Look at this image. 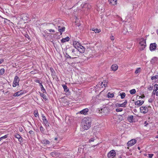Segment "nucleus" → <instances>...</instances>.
I'll return each mask as SVG.
<instances>
[{"instance_id": "obj_1", "label": "nucleus", "mask_w": 158, "mask_h": 158, "mask_svg": "<svg viewBox=\"0 0 158 158\" xmlns=\"http://www.w3.org/2000/svg\"><path fill=\"white\" fill-rule=\"evenodd\" d=\"M81 123L83 128L85 130H88L91 127L92 121L90 118L85 117L82 119Z\"/></svg>"}, {"instance_id": "obj_2", "label": "nucleus", "mask_w": 158, "mask_h": 158, "mask_svg": "<svg viewBox=\"0 0 158 158\" xmlns=\"http://www.w3.org/2000/svg\"><path fill=\"white\" fill-rule=\"evenodd\" d=\"M81 6L82 8L81 10L85 14H87L88 13L89 10L91 7L90 5L85 3H82L81 5Z\"/></svg>"}, {"instance_id": "obj_3", "label": "nucleus", "mask_w": 158, "mask_h": 158, "mask_svg": "<svg viewBox=\"0 0 158 158\" xmlns=\"http://www.w3.org/2000/svg\"><path fill=\"white\" fill-rule=\"evenodd\" d=\"M146 39L143 38H141L138 39L139 45V49L141 50H144L146 46Z\"/></svg>"}, {"instance_id": "obj_4", "label": "nucleus", "mask_w": 158, "mask_h": 158, "mask_svg": "<svg viewBox=\"0 0 158 158\" xmlns=\"http://www.w3.org/2000/svg\"><path fill=\"white\" fill-rule=\"evenodd\" d=\"M69 50L70 52V55L72 56L73 59L76 58L78 56L77 55L78 51L77 50H75V49L72 48H69Z\"/></svg>"}, {"instance_id": "obj_5", "label": "nucleus", "mask_w": 158, "mask_h": 158, "mask_svg": "<svg viewBox=\"0 0 158 158\" xmlns=\"http://www.w3.org/2000/svg\"><path fill=\"white\" fill-rule=\"evenodd\" d=\"M116 156V152L114 150H112L107 154V156L108 158H114Z\"/></svg>"}, {"instance_id": "obj_6", "label": "nucleus", "mask_w": 158, "mask_h": 158, "mask_svg": "<svg viewBox=\"0 0 158 158\" xmlns=\"http://www.w3.org/2000/svg\"><path fill=\"white\" fill-rule=\"evenodd\" d=\"M20 81L19 77L16 76L14 78V81L13 84V86L15 87L17 85H19V83Z\"/></svg>"}, {"instance_id": "obj_7", "label": "nucleus", "mask_w": 158, "mask_h": 158, "mask_svg": "<svg viewBox=\"0 0 158 158\" xmlns=\"http://www.w3.org/2000/svg\"><path fill=\"white\" fill-rule=\"evenodd\" d=\"M140 112L144 114L147 113L148 110V108L145 106H142L140 107Z\"/></svg>"}, {"instance_id": "obj_8", "label": "nucleus", "mask_w": 158, "mask_h": 158, "mask_svg": "<svg viewBox=\"0 0 158 158\" xmlns=\"http://www.w3.org/2000/svg\"><path fill=\"white\" fill-rule=\"evenodd\" d=\"M42 119L44 123V124L45 127H48L49 126V123L46 117L43 115H42Z\"/></svg>"}, {"instance_id": "obj_9", "label": "nucleus", "mask_w": 158, "mask_h": 158, "mask_svg": "<svg viewBox=\"0 0 158 158\" xmlns=\"http://www.w3.org/2000/svg\"><path fill=\"white\" fill-rule=\"evenodd\" d=\"M136 142V140L135 139H131L127 142V145L128 147H131L135 144Z\"/></svg>"}, {"instance_id": "obj_10", "label": "nucleus", "mask_w": 158, "mask_h": 158, "mask_svg": "<svg viewBox=\"0 0 158 158\" xmlns=\"http://www.w3.org/2000/svg\"><path fill=\"white\" fill-rule=\"evenodd\" d=\"M60 154L58 151H54L50 153V155L52 157H58L60 156Z\"/></svg>"}, {"instance_id": "obj_11", "label": "nucleus", "mask_w": 158, "mask_h": 158, "mask_svg": "<svg viewBox=\"0 0 158 158\" xmlns=\"http://www.w3.org/2000/svg\"><path fill=\"white\" fill-rule=\"evenodd\" d=\"M127 100H125V102L122 104H119V103H117L116 104V106L117 107H125L126 106V105L127 104Z\"/></svg>"}, {"instance_id": "obj_12", "label": "nucleus", "mask_w": 158, "mask_h": 158, "mask_svg": "<svg viewBox=\"0 0 158 158\" xmlns=\"http://www.w3.org/2000/svg\"><path fill=\"white\" fill-rule=\"evenodd\" d=\"M149 48L151 51L155 50L156 48V44L155 43L151 44Z\"/></svg>"}, {"instance_id": "obj_13", "label": "nucleus", "mask_w": 158, "mask_h": 158, "mask_svg": "<svg viewBox=\"0 0 158 158\" xmlns=\"http://www.w3.org/2000/svg\"><path fill=\"white\" fill-rule=\"evenodd\" d=\"M118 0H108L109 4L111 5L115 6L117 4Z\"/></svg>"}, {"instance_id": "obj_14", "label": "nucleus", "mask_w": 158, "mask_h": 158, "mask_svg": "<svg viewBox=\"0 0 158 158\" xmlns=\"http://www.w3.org/2000/svg\"><path fill=\"white\" fill-rule=\"evenodd\" d=\"M73 45L74 47L77 49L81 44L78 41H74L73 42Z\"/></svg>"}, {"instance_id": "obj_15", "label": "nucleus", "mask_w": 158, "mask_h": 158, "mask_svg": "<svg viewBox=\"0 0 158 158\" xmlns=\"http://www.w3.org/2000/svg\"><path fill=\"white\" fill-rule=\"evenodd\" d=\"M77 49L80 52L83 53L85 51V48L81 44Z\"/></svg>"}, {"instance_id": "obj_16", "label": "nucleus", "mask_w": 158, "mask_h": 158, "mask_svg": "<svg viewBox=\"0 0 158 158\" xmlns=\"http://www.w3.org/2000/svg\"><path fill=\"white\" fill-rule=\"evenodd\" d=\"M15 138L18 139L20 143L23 142V138L19 134L17 133L15 135Z\"/></svg>"}, {"instance_id": "obj_17", "label": "nucleus", "mask_w": 158, "mask_h": 158, "mask_svg": "<svg viewBox=\"0 0 158 158\" xmlns=\"http://www.w3.org/2000/svg\"><path fill=\"white\" fill-rule=\"evenodd\" d=\"M89 111V110L88 108H85L81 111L80 112V113L81 114L86 115L87 114V113Z\"/></svg>"}, {"instance_id": "obj_18", "label": "nucleus", "mask_w": 158, "mask_h": 158, "mask_svg": "<svg viewBox=\"0 0 158 158\" xmlns=\"http://www.w3.org/2000/svg\"><path fill=\"white\" fill-rule=\"evenodd\" d=\"M27 16V14H23L20 17L21 19L24 21L27 20L28 19Z\"/></svg>"}, {"instance_id": "obj_19", "label": "nucleus", "mask_w": 158, "mask_h": 158, "mask_svg": "<svg viewBox=\"0 0 158 158\" xmlns=\"http://www.w3.org/2000/svg\"><path fill=\"white\" fill-rule=\"evenodd\" d=\"M118 66L116 64H114L111 65V68L113 71H115L118 69Z\"/></svg>"}, {"instance_id": "obj_20", "label": "nucleus", "mask_w": 158, "mask_h": 158, "mask_svg": "<svg viewBox=\"0 0 158 158\" xmlns=\"http://www.w3.org/2000/svg\"><path fill=\"white\" fill-rule=\"evenodd\" d=\"M158 90V85L157 84H155L154 85V89L152 92V95H155V93L156 92V91Z\"/></svg>"}, {"instance_id": "obj_21", "label": "nucleus", "mask_w": 158, "mask_h": 158, "mask_svg": "<svg viewBox=\"0 0 158 158\" xmlns=\"http://www.w3.org/2000/svg\"><path fill=\"white\" fill-rule=\"evenodd\" d=\"M143 101L141 100H138L135 103V105L138 106L142 105L143 103Z\"/></svg>"}, {"instance_id": "obj_22", "label": "nucleus", "mask_w": 158, "mask_h": 158, "mask_svg": "<svg viewBox=\"0 0 158 158\" xmlns=\"http://www.w3.org/2000/svg\"><path fill=\"white\" fill-rule=\"evenodd\" d=\"M127 120L130 123H133V116L130 115L127 118Z\"/></svg>"}, {"instance_id": "obj_23", "label": "nucleus", "mask_w": 158, "mask_h": 158, "mask_svg": "<svg viewBox=\"0 0 158 158\" xmlns=\"http://www.w3.org/2000/svg\"><path fill=\"white\" fill-rule=\"evenodd\" d=\"M70 38L69 37H67L64 38H63L61 40V42L62 43H64L66 42H68L69 41Z\"/></svg>"}, {"instance_id": "obj_24", "label": "nucleus", "mask_w": 158, "mask_h": 158, "mask_svg": "<svg viewBox=\"0 0 158 158\" xmlns=\"http://www.w3.org/2000/svg\"><path fill=\"white\" fill-rule=\"evenodd\" d=\"M60 26H58V31L60 32V35H61L62 32L65 31V27H62L61 28H60Z\"/></svg>"}, {"instance_id": "obj_25", "label": "nucleus", "mask_w": 158, "mask_h": 158, "mask_svg": "<svg viewBox=\"0 0 158 158\" xmlns=\"http://www.w3.org/2000/svg\"><path fill=\"white\" fill-rule=\"evenodd\" d=\"M23 94V93L21 92V91L17 92L15 93L14 94L13 96L14 97L19 96L21 95H22Z\"/></svg>"}, {"instance_id": "obj_26", "label": "nucleus", "mask_w": 158, "mask_h": 158, "mask_svg": "<svg viewBox=\"0 0 158 158\" xmlns=\"http://www.w3.org/2000/svg\"><path fill=\"white\" fill-rule=\"evenodd\" d=\"M141 70V68H138L136 69L135 73L136 74H138L140 73Z\"/></svg>"}, {"instance_id": "obj_27", "label": "nucleus", "mask_w": 158, "mask_h": 158, "mask_svg": "<svg viewBox=\"0 0 158 158\" xmlns=\"http://www.w3.org/2000/svg\"><path fill=\"white\" fill-rule=\"evenodd\" d=\"M62 86L63 87L64 90L65 92H67L69 91V90L68 88V87L66 85L64 84L62 85Z\"/></svg>"}, {"instance_id": "obj_28", "label": "nucleus", "mask_w": 158, "mask_h": 158, "mask_svg": "<svg viewBox=\"0 0 158 158\" xmlns=\"http://www.w3.org/2000/svg\"><path fill=\"white\" fill-rule=\"evenodd\" d=\"M114 96V94L111 92H109L107 94V97L109 98H112Z\"/></svg>"}, {"instance_id": "obj_29", "label": "nucleus", "mask_w": 158, "mask_h": 158, "mask_svg": "<svg viewBox=\"0 0 158 158\" xmlns=\"http://www.w3.org/2000/svg\"><path fill=\"white\" fill-rule=\"evenodd\" d=\"M97 10L99 12H100L101 13L104 11L103 9H102V7L101 6L98 7L97 9Z\"/></svg>"}, {"instance_id": "obj_30", "label": "nucleus", "mask_w": 158, "mask_h": 158, "mask_svg": "<svg viewBox=\"0 0 158 158\" xmlns=\"http://www.w3.org/2000/svg\"><path fill=\"white\" fill-rule=\"evenodd\" d=\"M42 143L45 144H48L50 143V142L48 140L44 139L42 141Z\"/></svg>"}, {"instance_id": "obj_31", "label": "nucleus", "mask_w": 158, "mask_h": 158, "mask_svg": "<svg viewBox=\"0 0 158 158\" xmlns=\"http://www.w3.org/2000/svg\"><path fill=\"white\" fill-rule=\"evenodd\" d=\"M40 87L41 88V90L42 91L43 93L46 92V90H45V89L44 88V87H43L42 83H40Z\"/></svg>"}, {"instance_id": "obj_32", "label": "nucleus", "mask_w": 158, "mask_h": 158, "mask_svg": "<svg viewBox=\"0 0 158 158\" xmlns=\"http://www.w3.org/2000/svg\"><path fill=\"white\" fill-rule=\"evenodd\" d=\"M34 114L35 117H39V114L37 110H35L34 112Z\"/></svg>"}, {"instance_id": "obj_33", "label": "nucleus", "mask_w": 158, "mask_h": 158, "mask_svg": "<svg viewBox=\"0 0 158 158\" xmlns=\"http://www.w3.org/2000/svg\"><path fill=\"white\" fill-rule=\"evenodd\" d=\"M136 91L135 89H133L130 91V93L131 94H133L136 93Z\"/></svg>"}, {"instance_id": "obj_34", "label": "nucleus", "mask_w": 158, "mask_h": 158, "mask_svg": "<svg viewBox=\"0 0 158 158\" xmlns=\"http://www.w3.org/2000/svg\"><path fill=\"white\" fill-rule=\"evenodd\" d=\"M5 73V69H2L0 70V76L3 75Z\"/></svg>"}, {"instance_id": "obj_35", "label": "nucleus", "mask_w": 158, "mask_h": 158, "mask_svg": "<svg viewBox=\"0 0 158 158\" xmlns=\"http://www.w3.org/2000/svg\"><path fill=\"white\" fill-rule=\"evenodd\" d=\"M40 95L45 100H46L47 99L46 96L44 94L41 93L40 94Z\"/></svg>"}, {"instance_id": "obj_36", "label": "nucleus", "mask_w": 158, "mask_h": 158, "mask_svg": "<svg viewBox=\"0 0 158 158\" xmlns=\"http://www.w3.org/2000/svg\"><path fill=\"white\" fill-rule=\"evenodd\" d=\"M120 95L121 97V98L122 99L124 98L126 96V94L125 93H122L120 94Z\"/></svg>"}, {"instance_id": "obj_37", "label": "nucleus", "mask_w": 158, "mask_h": 158, "mask_svg": "<svg viewBox=\"0 0 158 158\" xmlns=\"http://www.w3.org/2000/svg\"><path fill=\"white\" fill-rule=\"evenodd\" d=\"M118 121L119 122H121L123 120V117L121 115H119L118 116Z\"/></svg>"}, {"instance_id": "obj_38", "label": "nucleus", "mask_w": 158, "mask_h": 158, "mask_svg": "<svg viewBox=\"0 0 158 158\" xmlns=\"http://www.w3.org/2000/svg\"><path fill=\"white\" fill-rule=\"evenodd\" d=\"M40 130L41 132L43 133H44V132L45 129L42 126L40 127Z\"/></svg>"}, {"instance_id": "obj_39", "label": "nucleus", "mask_w": 158, "mask_h": 158, "mask_svg": "<svg viewBox=\"0 0 158 158\" xmlns=\"http://www.w3.org/2000/svg\"><path fill=\"white\" fill-rule=\"evenodd\" d=\"M158 78V77L157 76V75L155 76H153L151 78V80H156Z\"/></svg>"}, {"instance_id": "obj_40", "label": "nucleus", "mask_w": 158, "mask_h": 158, "mask_svg": "<svg viewBox=\"0 0 158 158\" xmlns=\"http://www.w3.org/2000/svg\"><path fill=\"white\" fill-rule=\"evenodd\" d=\"M123 110V109L122 108H117L116 109V111L117 112H121Z\"/></svg>"}, {"instance_id": "obj_41", "label": "nucleus", "mask_w": 158, "mask_h": 158, "mask_svg": "<svg viewBox=\"0 0 158 158\" xmlns=\"http://www.w3.org/2000/svg\"><path fill=\"white\" fill-rule=\"evenodd\" d=\"M107 83L105 82H102L101 83V85L102 86V87H103V86H104V87H106V86L107 85Z\"/></svg>"}, {"instance_id": "obj_42", "label": "nucleus", "mask_w": 158, "mask_h": 158, "mask_svg": "<svg viewBox=\"0 0 158 158\" xmlns=\"http://www.w3.org/2000/svg\"><path fill=\"white\" fill-rule=\"evenodd\" d=\"M101 31L100 29H96L94 30V31L95 33H99Z\"/></svg>"}, {"instance_id": "obj_43", "label": "nucleus", "mask_w": 158, "mask_h": 158, "mask_svg": "<svg viewBox=\"0 0 158 158\" xmlns=\"http://www.w3.org/2000/svg\"><path fill=\"white\" fill-rule=\"evenodd\" d=\"M95 139H94V138H91L89 140V143H91V142H94Z\"/></svg>"}, {"instance_id": "obj_44", "label": "nucleus", "mask_w": 158, "mask_h": 158, "mask_svg": "<svg viewBox=\"0 0 158 158\" xmlns=\"http://www.w3.org/2000/svg\"><path fill=\"white\" fill-rule=\"evenodd\" d=\"M7 135H5L4 136L0 137V138L1 139V140H2L3 139H6V138H7Z\"/></svg>"}, {"instance_id": "obj_45", "label": "nucleus", "mask_w": 158, "mask_h": 158, "mask_svg": "<svg viewBox=\"0 0 158 158\" xmlns=\"http://www.w3.org/2000/svg\"><path fill=\"white\" fill-rule=\"evenodd\" d=\"M154 155L153 154H148V157L149 158H152Z\"/></svg>"}, {"instance_id": "obj_46", "label": "nucleus", "mask_w": 158, "mask_h": 158, "mask_svg": "<svg viewBox=\"0 0 158 158\" xmlns=\"http://www.w3.org/2000/svg\"><path fill=\"white\" fill-rule=\"evenodd\" d=\"M50 32H52L54 33L55 32V31L54 30H53L52 29H50L49 30H48Z\"/></svg>"}, {"instance_id": "obj_47", "label": "nucleus", "mask_w": 158, "mask_h": 158, "mask_svg": "<svg viewBox=\"0 0 158 158\" xmlns=\"http://www.w3.org/2000/svg\"><path fill=\"white\" fill-rule=\"evenodd\" d=\"M66 56L67 58H71L72 56L71 57V56H70L68 54L66 53Z\"/></svg>"}, {"instance_id": "obj_48", "label": "nucleus", "mask_w": 158, "mask_h": 158, "mask_svg": "<svg viewBox=\"0 0 158 158\" xmlns=\"http://www.w3.org/2000/svg\"><path fill=\"white\" fill-rule=\"evenodd\" d=\"M35 81L36 83H39L40 85V83H40V81L38 80H35Z\"/></svg>"}, {"instance_id": "obj_49", "label": "nucleus", "mask_w": 158, "mask_h": 158, "mask_svg": "<svg viewBox=\"0 0 158 158\" xmlns=\"http://www.w3.org/2000/svg\"><path fill=\"white\" fill-rule=\"evenodd\" d=\"M110 39L111 40H114V36L113 35H111L110 36Z\"/></svg>"}, {"instance_id": "obj_50", "label": "nucleus", "mask_w": 158, "mask_h": 158, "mask_svg": "<svg viewBox=\"0 0 158 158\" xmlns=\"http://www.w3.org/2000/svg\"><path fill=\"white\" fill-rule=\"evenodd\" d=\"M4 61V60L3 59H0V64L2 63Z\"/></svg>"}, {"instance_id": "obj_51", "label": "nucleus", "mask_w": 158, "mask_h": 158, "mask_svg": "<svg viewBox=\"0 0 158 158\" xmlns=\"http://www.w3.org/2000/svg\"><path fill=\"white\" fill-rule=\"evenodd\" d=\"M153 100L151 98H150L148 100V102H153Z\"/></svg>"}, {"instance_id": "obj_52", "label": "nucleus", "mask_w": 158, "mask_h": 158, "mask_svg": "<svg viewBox=\"0 0 158 158\" xmlns=\"http://www.w3.org/2000/svg\"><path fill=\"white\" fill-rule=\"evenodd\" d=\"M29 133L30 134H32L33 133V131H29Z\"/></svg>"}, {"instance_id": "obj_53", "label": "nucleus", "mask_w": 158, "mask_h": 158, "mask_svg": "<svg viewBox=\"0 0 158 158\" xmlns=\"http://www.w3.org/2000/svg\"><path fill=\"white\" fill-rule=\"evenodd\" d=\"M123 33L124 34H126L127 33V32H128V31H127V30H126L125 32H123Z\"/></svg>"}, {"instance_id": "obj_54", "label": "nucleus", "mask_w": 158, "mask_h": 158, "mask_svg": "<svg viewBox=\"0 0 158 158\" xmlns=\"http://www.w3.org/2000/svg\"><path fill=\"white\" fill-rule=\"evenodd\" d=\"M152 87H151V86H150V88H149V89L150 90H151L152 89Z\"/></svg>"}, {"instance_id": "obj_55", "label": "nucleus", "mask_w": 158, "mask_h": 158, "mask_svg": "<svg viewBox=\"0 0 158 158\" xmlns=\"http://www.w3.org/2000/svg\"><path fill=\"white\" fill-rule=\"evenodd\" d=\"M44 33L46 34L47 35V36H48V33H47V34H46V32H45V31H44Z\"/></svg>"}, {"instance_id": "obj_56", "label": "nucleus", "mask_w": 158, "mask_h": 158, "mask_svg": "<svg viewBox=\"0 0 158 158\" xmlns=\"http://www.w3.org/2000/svg\"><path fill=\"white\" fill-rule=\"evenodd\" d=\"M156 96H158V91L156 93Z\"/></svg>"}, {"instance_id": "obj_57", "label": "nucleus", "mask_w": 158, "mask_h": 158, "mask_svg": "<svg viewBox=\"0 0 158 158\" xmlns=\"http://www.w3.org/2000/svg\"><path fill=\"white\" fill-rule=\"evenodd\" d=\"M141 96H142V98L144 97V95L143 94V95H142Z\"/></svg>"}, {"instance_id": "obj_58", "label": "nucleus", "mask_w": 158, "mask_h": 158, "mask_svg": "<svg viewBox=\"0 0 158 158\" xmlns=\"http://www.w3.org/2000/svg\"><path fill=\"white\" fill-rule=\"evenodd\" d=\"M155 138H158V135H156V136Z\"/></svg>"}, {"instance_id": "obj_59", "label": "nucleus", "mask_w": 158, "mask_h": 158, "mask_svg": "<svg viewBox=\"0 0 158 158\" xmlns=\"http://www.w3.org/2000/svg\"><path fill=\"white\" fill-rule=\"evenodd\" d=\"M54 139H55V140H57V138L56 137V138H55Z\"/></svg>"}, {"instance_id": "obj_60", "label": "nucleus", "mask_w": 158, "mask_h": 158, "mask_svg": "<svg viewBox=\"0 0 158 158\" xmlns=\"http://www.w3.org/2000/svg\"><path fill=\"white\" fill-rule=\"evenodd\" d=\"M138 149L139 150H140V148L139 147H138Z\"/></svg>"}, {"instance_id": "obj_61", "label": "nucleus", "mask_w": 158, "mask_h": 158, "mask_svg": "<svg viewBox=\"0 0 158 158\" xmlns=\"http://www.w3.org/2000/svg\"><path fill=\"white\" fill-rule=\"evenodd\" d=\"M43 36L44 37H46V35H44V34H43Z\"/></svg>"}, {"instance_id": "obj_62", "label": "nucleus", "mask_w": 158, "mask_h": 158, "mask_svg": "<svg viewBox=\"0 0 158 158\" xmlns=\"http://www.w3.org/2000/svg\"><path fill=\"white\" fill-rule=\"evenodd\" d=\"M94 29H94V28H93L92 29V30L94 31Z\"/></svg>"}, {"instance_id": "obj_63", "label": "nucleus", "mask_w": 158, "mask_h": 158, "mask_svg": "<svg viewBox=\"0 0 158 158\" xmlns=\"http://www.w3.org/2000/svg\"><path fill=\"white\" fill-rule=\"evenodd\" d=\"M95 146H96V145H94V146H93V147H94Z\"/></svg>"}, {"instance_id": "obj_64", "label": "nucleus", "mask_w": 158, "mask_h": 158, "mask_svg": "<svg viewBox=\"0 0 158 158\" xmlns=\"http://www.w3.org/2000/svg\"><path fill=\"white\" fill-rule=\"evenodd\" d=\"M157 134H158V131H157Z\"/></svg>"}]
</instances>
